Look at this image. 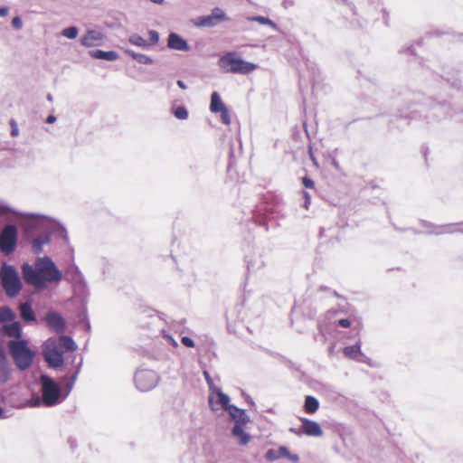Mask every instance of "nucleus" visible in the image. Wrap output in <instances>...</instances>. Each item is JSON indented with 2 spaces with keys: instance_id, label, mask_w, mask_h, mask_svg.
Returning <instances> with one entry per match:
<instances>
[{
  "instance_id": "nucleus-1",
  "label": "nucleus",
  "mask_w": 463,
  "mask_h": 463,
  "mask_svg": "<svg viewBox=\"0 0 463 463\" xmlns=\"http://www.w3.org/2000/svg\"><path fill=\"white\" fill-rule=\"evenodd\" d=\"M21 271L24 282L37 292L45 290L51 284H58L63 279L62 272L49 257H37L34 264L24 262Z\"/></svg>"
},
{
  "instance_id": "nucleus-2",
  "label": "nucleus",
  "mask_w": 463,
  "mask_h": 463,
  "mask_svg": "<svg viewBox=\"0 0 463 463\" xmlns=\"http://www.w3.org/2000/svg\"><path fill=\"white\" fill-rule=\"evenodd\" d=\"M16 214L25 218L22 223L24 237L31 243L32 252L39 255L43 252V246L51 242L50 218L38 213H17Z\"/></svg>"
},
{
  "instance_id": "nucleus-3",
  "label": "nucleus",
  "mask_w": 463,
  "mask_h": 463,
  "mask_svg": "<svg viewBox=\"0 0 463 463\" xmlns=\"http://www.w3.org/2000/svg\"><path fill=\"white\" fill-rule=\"evenodd\" d=\"M6 347L14 364L20 371H25L33 363L35 352L29 346L27 339H11Z\"/></svg>"
},
{
  "instance_id": "nucleus-4",
  "label": "nucleus",
  "mask_w": 463,
  "mask_h": 463,
  "mask_svg": "<svg viewBox=\"0 0 463 463\" xmlns=\"http://www.w3.org/2000/svg\"><path fill=\"white\" fill-rule=\"evenodd\" d=\"M41 395L43 404L52 407L64 401L60 384L46 373L40 375Z\"/></svg>"
},
{
  "instance_id": "nucleus-5",
  "label": "nucleus",
  "mask_w": 463,
  "mask_h": 463,
  "mask_svg": "<svg viewBox=\"0 0 463 463\" xmlns=\"http://www.w3.org/2000/svg\"><path fill=\"white\" fill-rule=\"evenodd\" d=\"M2 288L10 298H15L23 288V284L17 269L5 262L0 269Z\"/></svg>"
},
{
  "instance_id": "nucleus-6",
  "label": "nucleus",
  "mask_w": 463,
  "mask_h": 463,
  "mask_svg": "<svg viewBox=\"0 0 463 463\" xmlns=\"http://www.w3.org/2000/svg\"><path fill=\"white\" fill-rule=\"evenodd\" d=\"M219 66L224 72L244 75L252 72L258 67L255 63L244 61L233 52L222 56L219 60Z\"/></svg>"
},
{
  "instance_id": "nucleus-7",
  "label": "nucleus",
  "mask_w": 463,
  "mask_h": 463,
  "mask_svg": "<svg viewBox=\"0 0 463 463\" xmlns=\"http://www.w3.org/2000/svg\"><path fill=\"white\" fill-rule=\"evenodd\" d=\"M18 230L14 224H6L0 232V250L5 255L12 254L17 246Z\"/></svg>"
},
{
  "instance_id": "nucleus-8",
  "label": "nucleus",
  "mask_w": 463,
  "mask_h": 463,
  "mask_svg": "<svg viewBox=\"0 0 463 463\" xmlns=\"http://www.w3.org/2000/svg\"><path fill=\"white\" fill-rule=\"evenodd\" d=\"M43 356L48 366L52 369H58L64 364L62 350L58 348L56 340L49 339L44 344Z\"/></svg>"
},
{
  "instance_id": "nucleus-9",
  "label": "nucleus",
  "mask_w": 463,
  "mask_h": 463,
  "mask_svg": "<svg viewBox=\"0 0 463 463\" xmlns=\"http://www.w3.org/2000/svg\"><path fill=\"white\" fill-rule=\"evenodd\" d=\"M134 382L137 390L148 392L158 384L159 376L153 370L138 369L135 373Z\"/></svg>"
},
{
  "instance_id": "nucleus-10",
  "label": "nucleus",
  "mask_w": 463,
  "mask_h": 463,
  "mask_svg": "<svg viewBox=\"0 0 463 463\" xmlns=\"http://www.w3.org/2000/svg\"><path fill=\"white\" fill-rule=\"evenodd\" d=\"M245 262L249 272L255 273L266 265L264 249L259 246L250 248L245 254Z\"/></svg>"
},
{
  "instance_id": "nucleus-11",
  "label": "nucleus",
  "mask_w": 463,
  "mask_h": 463,
  "mask_svg": "<svg viewBox=\"0 0 463 463\" xmlns=\"http://www.w3.org/2000/svg\"><path fill=\"white\" fill-rule=\"evenodd\" d=\"M64 279L71 283L76 290L85 294L88 290L87 282L75 263H71L65 270Z\"/></svg>"
},
{
  "instance_id": "nucleus-12",
  "label": "nucleus",
  "mask_w": 463,
  "mask_h": 463,
  "mask_svg": "<svg viewBox=\"0 0 463 463\" xmlns=\"http://www.w3.org/2000/svg\"><path fill=\"white\" fill-rule=\"evenodd\" d=\"M228 20L229 17L227 16L225 12L219 7H215L212 10L211 14L199 16L195 20L194 24L199 27H213L221 22Z\"/></svg>"
},
{
  "instance_id": "nucleus-13",
  "label": "nucleus",
  "mask_w": 463,
  "mask_h": 463,
  "mask_svg": "<svg viewBox=\"0 0 463 463\" xmlns=\"http://www.w3.org/2000/svg\"><path fill=\"white\" fill-rule=\"evenodd\" d=\"M420 223L422 227L429 229L428 234L430 235H443L454 232H459L463 234V229H454L456 224L453 223L436 225L427 221H421Z\"/></svg>"
},
{
  "instance_id": "nucleus-14",
  "label": "nucleus",
  "mask_w": 463,
  "mask_h": 463,
  "mask_svg": "<svg viewBox=\"0 0 463 463\" xmlns=\"http://www.w3.org/2000/svg\"><path fill=\"white\" fill-rule=\"evenodd\" d=\"M0 333L13 339H24L21 323L16 320L0 326Z\"/></svg>"
},
{
  "instance_id": "nucleus-15",
  "label": "nucleus",
  "mask_w": 463,
  "mask_h": 463,
  "mask_svg": "<svg viewBox=\"0 0 463 463\" xmlns=\"http://www.w3.org/2000/svg\"><path fill=\"white\" fill-rule=\"evenodd\" d=\"M45 321L49 327L56 333H62L66 324L64 318L57 312L50 311L45 316Z\"/></svg>"
},
{
  "instance_id": "nucleus-16",
  "label": "nucleus",
  "mask_w": 463,
  "mask_h": 463,
  "mask_svg": "<svg viewBox=\"0 0 463 463\" xmlns=\"http://www.w3.org/2000/svg\"><path fill=\"white\" fill-rule=\"evenodd\" d=\"M167 47L175 51L189 52L191 47L187 41L176 33L171 32L167 38Z\"/></svg>"
},
{
  "instance_id": "nucleus-17",
  "label": "nucleus",
  "mask_w": 463,
  "mask_h": 463,
  "mask_svg": "<svg viewBox=\"0 0 463 463\" xmlns=\"http://www.w3.org/2000/svg\"><path fill=\"white\" fill-rule=\"evenodd\" d=\"M302 423V431L309 437H320L323 435V430L318 422L307 418H299Z\"/></svg>"
},
{
  "instance_id": "nucleus-18",
  "label": "nucleus",
  "mask_w": 463,
  "mask_h": 463,
  "mask_svg": "<svg viewBox=\"0 0 463 463\" xmlns=\"http://www.w3.org/2000/svg\"><path fill=\"white\" fill-rule=\"evenodd\" d=\"M228 413L232 420L234 421V425L244 426L250 421V418L246 413V411L235 405L232 407Z\"/></svg>"
},
{
  "instance_id": "nucleus-19",
  "label": "nucleus",
  "mask_w": 463,
  "mask_h": 463,
  "mask_svg": "<svg viewBox=\"0 0 463 463\" xmlns=\"http://www.w3.org/2000/svg\"><path fill=\"white\" fill-rule=\"evenodd\" d=\"M12 369L6 354L2 347H0V382L5 383L10 380Z\"/></svg>"
},
{
  "instance_id": "nucleus-20",
  "label": "nucleus",
  "mask_w": 463,
  "mask_h": 463,
  "mask_svg": "<svg viewBox=\"0 0 463 463\" xmlns=\"http://www.w3.org/2000/svg\"><path fill=\"white\" fill-rule=\"evenodd\" d=\"M343 354L345 357L357 361V362H364V358H366L362 351H361V343L357 342L353 345H347L343 349Z\"/></svg>"
},
{
  "instance_id": "nucleus-21",
  "label": "nucleus",
  "mask_w": 463,
  "mask_h": 463,
  "mask_svg": "<svg viewBox=\"0 0 463 463\" xmlns=\"http://www.w3.org/2000/svg\"><path fill=\"white\" fill-rule=\"evenodd\" d=\"M104 39L102 33L96 30H88L85 35L80 39L81 45L85 47H92L97 42H100Z\"/></svg>"
},
{
  "instance_id": "nucleus-22",
  "label": "nucleus",
  "mask_w": 463,
  "mask_h": 463,
  "mask_svg": "<svg viewBox=\"0 0 463 463\" xmlns=\"http://www.w3.org/2000/svg\"><path fill=\"white\" fill-rule=\"evenodd\" d=\"M19 312L21 318L26 322H35L36 321V315L32 307V302L31 300H26L24 303H21L19 306Z\"/></svg>"
},
{
  "instance_id": "nucleus-23",
  "label": "nucleus",
  "mask_w": 463,
  "mask_h": 463,
  "mask_svg": "<svg viewBox=\"0 0 463 463\" xmlns=\"http://www.w3.org/2000/svg\"><path fill=\"white\" fill-rule=\"evenodd\" d=\"M58 348L62 350V354L64 352H72L77 349V345L70 335H60L58 340L56 341Z\"/></svg>"
},
{
  "instance_id": "nucleus-24",
  "label": "nucleus",
  "mask_w": 463,
  "mask_h": 463,
  "mask_svg": "<svg viewBox=\"0 0 463 463\" xmlns=\"http://www.w3.org/2000/svg\"><path fill=\"white\" fill-rule=\"evenodd\" d=\"M90 56L97 60H104L109 61H116L118 54L115 51L92 50L89 52Z\"/></svg>"
},
{
  "instance_id": "nucleus-25",
  "label": "nucleus",
  "mask_w": 463,
  "mask_h": 463,
  "mask_svg": "<svg viewBox=\"0 0 463 463\" xmlns=\"http://www.w3.org/2000/svg\"><path fill=\"white\" fill-rule=\"evenodd\" d=\"M448 109H449V104L446 103V102H444V103H436V104L431 106L430 113L426 115L425 117L428 119L430 117H436V118H445L448 115H449Z\"/></svg>"
},
{
  "instance_id": "nucleus-26",
  "label": "nucleus",
  "mask_w": 463,
  "mask_h": 463,
  "mask_svg": "<svg viewBox=\"0 0 463 463\" xmlns=\"http://www.w3.org/2000/svg\"><path fill=\"white\" fill-rule=\"evenodd\" d=\"M232 435L238 439L240 445H246L250 440V435L243 430V426L234 425L232 429Z\"/></svg>"
},
{
  "instance_id": "nucleus-27",
  "label": "nucleus",
  "mask_w": 463,
  "mask_h": 463,
  "mask_svg": "<svg viewBox=\"0 0 463 463\" xmlns=\"http://www.w3.org/2000/svg\"><path fill=\"white\" fill-rule=\"evenodd\" d=\"M226 105L222 100L220 94L217 91H213L211 95L210 110L212 113H219L220 111L226 109Z\"/></svg>"
},
{
  "instance_id": "nucleus-28",
  "label": "nucleus",
  "mask_w": 463,
  "mask_h": 463,
  "mask_svg": "<svg viewBox=\"0 0 463 463\" xmlns=\"http://www.w3.org/2000/svg\"><path fill=\"white\" fill-rule=\"evenodd\" d=\"M217 395V402L222 406V408L229 411L232 407H233V404L230 403V397L226 393L222 392L221 388L214 387L213 392Z\"/></svg>"
},
{
  "instance_id": "nucleus-29",
  "label": "nucleus",
  "mask_w": 463,
  "mask_h": 463,
  "mask_svg": "<svg viewBox=\"0 0 463 463\" xmlns=\"http://www.w3.org/2000/svg\"><path fill=\"white\" fill-rule=\"evenodd\" d=\"M303 408L306 413L314 414L319 408V401L315 396L307 395Z\"/></svg>"
},
{
  "instance_id": "nucleus-30",
  "label": "nucleus",
  "mask_w": 463,
  "mask_h": 463,
  "mask_svg": "<svg viewBox=\"0 0 463 463\" xmlns=\"http://www.w3.org/2000/svg\"><path fill=\"white\" fill-rule=\"evenodd\" d=\"M16 319L15 312L8 306L0 307V326Z\"/></svg>"
},
{
  "instance_id": "nucleus-31",
  "label": "nucleus",
  "mask_w": 463,
  "mask_h": 463,
  "mask_svg": "<svg viewBox=\"0 0 463 463\" xmlns=\"http://www.w3.org/2000/svg\"><path fill=\"white\" fill-rule=\"evenodd\" d=\"M125 52L140 64L149 65L154 62L153 59L146 54L136 52L133 50H126Z\"/></svg>"
},
{
  "instance_id": "nucleus-32",
  "label": "nucleus",
  "mask_w": 463,
  "mask_h": 463,
  "mask_svg": "<svg viewBox=\"0 0 463 463\" xmlns=\"http://www.w3.org/2000/svg\"><path fill=\"white\" fill-rule=\"evenodd\" d=\"M128 42L131 44L143 49H147L150 46L149 43L137 33L131 34L128 38Z\"/></svg>"
},
{
  "instance_id": "nucleus-33",
  "label": "nucleus",
  "mask_w": 463,
  "mask_h": 463,
  "mask_svg": "<svg viewBox=\"0 0 463 463\" xmlns=\"http://www.w3.org/2000/svg\"><path fill=\"white\" fill-rule=\"evenodd\" d=\"M424 111H425V109L423 107H420V109H413L408 114L401 113L398 116V118L401 119L404 118V119H408V120H412V119H416L420 116V114H421Z\"/></svg>"
},
{
  "instance_id": "nucleus-34",
  "label": "nucleus",
  "mask_w": 463,
  "mask_h": 463,
  "mask_svg": "<svg viewBox=\"0 0 463 463\" xmlns=\"http://www.w3.org/2000/svg\"><path fill=\"white\" fill-rule=\"evenodd\" d=\"M175 117L178 119L184 120L188 118V110L184 106H178L173 111Z\"/></svg>"
},
{
  "instance_id": "nucleus-35",
  "label": "nucleus",
  "mask_w": 463,
  "mask_h": 463,
  "mask_svg": "<svg viewBox=\"0 0 463 463\" xmlns=\"http://www.w3.org/2000/svg\"><path fill=\"white\" fill-rule=\"evenodd\" d=\"M79 30L76 26H69L61 31V35L68 39H75L78 35Z\"/></svg>"
},
{
  "instance_id": "nucleus-36",
  "label": "nucleus",
  "mask_w": 463,
  "mask_h": 463,
  "mask_svg": "<svg viewBox=\"0 0 463 463\" xmlns=\"http://www.w3.org/2000/svg\"><path fill=\"white\" fill-rule=\"evenodd\" d=\"M250 19L252 21L258 22L260 24H268L273 28H276V26H277L276 24L272 20H270L269 18L265 17V16L258 15V16H253Z\"/></svg>"
},
{
  "instance_id": "nucleus-37",
  "label": "nucleus",
  "mask_w": 463,
  "mask_h": 463,
  "mask_svg": "<svg viewBox=\"0 0 463 463\" xmlns=\"http://www.w3.org/2000/svg\"><path fill=\"white\" fill-rule=\"evenodd\" d=\"M254 222L260 225L265 228V231H268V222H267V217L260 214V213H254L253 214Z\"/></svg>"
},
{
  "instance_id": "nucleus-38",
  "label": "nucleus",
  "mask_w": 463,
  "mask_h": 463,
  "mask_svg": "<svg viewBox=\"0 0 463 463\" xmlns=\"http://www.w3.org/2000/svg\"><path fill=\"white\" fill-rule=\"evenodd\" d=\"M55 232H57V234L65 241V242H69V236H68V232H67V230L66 228L60 224V223H57V227H56V230Z\"/></svg>"
},
{
  "instance_id": "nucleus-39",
  "label": "nucleus",
  "mask_w": 463,
  "mask_h": 463,
  "mask_svg": "<svg viewBox=\"0 0 463 463\" xmlns=\"http://www.w3.org/2000/svg\"><path fill=\"white\" fill-rule=\"evenodd\" d=\"M265 458L268 461H275L280 458V455H279V451L274 449H269L265 453Z\"/></svg>"
},
{
  "instance_id": "nucleus-40",
  "label": "nucleus",
  "mask_w": 463,
  "mask_h": 463,
  "mask_svg": "<svg viewBox=\"0 0 463 463\" xmlns=\"http://www.w3.org/2000/svg\"><path fill=\"white\" fill-rule=\"evenodd\" d=\"M317 328H318V334L317 335H315V340L319 339L323 343H325L326 340V337L324 327L319 320L317 321Z\"/></svg>"
},
{
  "instance_id": "nucleus-41",
  "label": "nucleus",
  "mask_w": 463,
  "mask_h": 463,
  "mask_svg": "<svg viewBox=\"0 0 463 463\" xmlns=\"http://www.w3.org/2000/svg\"><path fill=\"white\" fill-rule=\"evenodd\" d=\"M221 113V120L225 125L231 124V117L228 109H224L223 110L220 111Z\"/></svg>"
},
{
  "instance_id": "nucleus-42",
  "label": "nucleus",
  "mask_w": 463,
  "mask_h": 463,
  "mask_svg": "<svg viewBox=\"0 0 463 463\" xmlns=\"http://www.w3.org/2000/svg\"><path fill=\"white\" fill-rule=\"evenodd\" d=\"M148 34L150 41L149 44H156L159 41V33L155 30H149Z\"/></svg>"
},
{
  "instance_id": "nucleus-43",
  "label": "nucleus",
  "mask_w": 463,
  "mask_h": 463,
  "mask_svg": "<svg viewBox=\"0 0 463 463\" xmlns=\"http://www.w3.org/2000/svg\"><path fill=\"white\" fill-rule=\"evenodd\" d=\"M181 343L184 346L190 347V348L194 347V345H195L194 341L190 336H187V335L182 336Z\"/></svg>"
},
{
  "instance_id": "nucleus-44",
  "label": "nucleus",
  "mask_w": 463,
  "mask_h": 463,
  "mask_svg": "<svg viewBox=\"0 0 463 463\" xmlns=\"http://www.w3.org/2000/svg\"><path fill=\"white\" fill-rule=\"evenodd\" d=\"M203 376H204V379H205V381H206V383H207V384H208V386H209L210 390L213 392V389H214V387H216V386L214 385V383H213V380L212 379V377H211V375H210L209 372H207V371H203Z\"/></svg>"
},
{
  "instance_id": "nucleus-45",
  "label": "nucleus",
  "mask_w": 463,
  "mask_h": 463,
  "mask_svg": "<svg viewBox=\"0 0 463 463\" xmlns=\"http://www.w3.org/2000/svg\"><path fill=\"white\" fill-rule=\"evenodd\" d=\"M12 26L16 30H20L23 27L22 19L19 16H14L12 19Z\"/></svg>"
},
{
  "instance_id": "nucleus-46",
  "label": "nucleus",
  "mask_w": 463,
  "mask_h": 463,
  "mask_svg": "<svg viewBox=\"0 0 463 463\" xmlns=\"http://www.w3.org/2000/svg\"><path fill=\"white\" fill-rule=\"evenodd\" d=\"M278 451L279 455H280V458H288L289 457L290 451L286 446H279Z\"/></svg>"
},
{
  "instance_id": "nucleus-47",
  "label": "nucleus",
  "mask_w": 463,
  "mask_h": 463,
  "mask_svg": "<svg viewBox=\"0 0 463 463\" xmlns=\"http://www.w3.org/2000/svg\"><path fill=\"white\" fill-rule=\"evenodd\" d=\"M302 184L306 188H313L315 185L314 181L307 176L302 178Z\"/></svg>"
},
{
  "instance_id": "nucleus-48",
  "label": "nucleus",
  "mask_w": 463,
  "mask_h": 463,
  "mask_svg": "<svg viewBox=\"0 0 463 463\" xmlns=\"http://www.w3.org/2000/svg\"><path fill=\"white\" fill-rule=\"evenodd\" d=\"M74 386V383L72 382H68L65 385V391L62 392V396H64V400L67 398V396L70 394V392H71L72 388Z\"/></svg>"
},
{
  "instance_id": "nucleus-49",
  "label": "nucleus",
  "mask_w": 463,
  "mask_h": 463,
  "mask_svg": "<svg viewBox=\"0 0 463 463\" xmlns=\"http://www.w3.org/2000/svg\"><path fill=\"white\" fill-rule=\"evenodd\" d=\"M337 325L342 327L347 328L351 326V321L347 318H341L337 320Z\"/></svg>"
},
{
  "instance_id": "nucleus-50",
  "label": "nucleus",
  "mask_w": 463,
  "mask_h": 463,
  "mask_svg": "<svg viewBox=\"0 0 463 463\" xmlns=\"http://www.w3.org/2000/svg\"><path fill=\"white\" fill-rule=\"evenodd\" d=\"M303 195H304V198H305V202H304V207L306 209H308L309 207V204H310V195L306 191H303Z\"/></svg>"
},
{
  "instance_id": "nucleus-51",
  "label": "nucleus",
  "mask_w": 463,
  "mask_h": 463,
  "mask_svg": "<svg viewBox=\"0 0 463 463\" xmlns=\"http://www.w3.org/2000/svg\"><path fill=\"white\" fill-rule=\"evenodd\" d=\"M289 431L297 436H301L302 434H304L302 431V426L298 429L291 427V428H289Z\"/></svg>"
},
{
  "instance_id": "nucleus-52",
  "label": "nucleus",
  "mask_w": 463,
  "mask_h": 463,
  "mask_svg": "<svg viewBox=\"0 0 463 463\" xmlns=\"http://www.w3.org/2000/svg\"><path fill=\"white\" fill-rule=\"evenodd\" d=\"M42 403H43L42 397L40 398L37 396L36 398L32 400L31 406L37 407V406H40Z\"/></svg>"
},
{
  "instance_id": "nucleus-53",
  "label": "nucleus",
  "mask_w": 463,
  "mask_h": 463,
  "mask_svg": "<svg viewBox=\"0 0 463 463\" xmlns=\"http://www.w3.org/2000/svg\"><path fill=\"white\" fill-rule=\"evenodd\" d=\"M9 8L7 6L0 7V16L5 17L8 14Z\"/></svg>"
},
{
  "instance_id": "nucleus-54",
  "label": "nucleus",
  "mask_w": 463,
  "mask_h": 463,
  "mask_svg": "<svg viewBox=\"0 0 463 463\" xmlns=\"http://www.w3.org/2000/svg\"><path fill=\"white\" fill-rule=\"evenodd\" d=\"M56 120H57V118H56L53 114H50V115L46 118V122H47L48 124H52V123H54Z\"/></svg>"
},
{
  "instance_id": "nucleus-55",
  "label": "nucleus",
  "mask_w": 463,
  "mask_h": 463,
  "mask_svg": "<svg viewBox=\"0 0 463 463\" xmlns=\"http://www.w3.org/2000/svg\"><path fill=\"white\" fill-rule=\"evenodd\" d=\"M288 458L294 463H298L299 461V457L297 454L290 453Z\"/></svg>"
},
{
  "instance_id": "nucleus-56",
  "label": "nucleus",
  "mask_w": 463,
  "mask_h": 463,
  "mask_svg": "<svg viewBox=\"0 0 463 463\" xmlns=\"http://www.w3.org/2000/svg\"><path fill=\"white\" fill-rule=\"evenodd\" d=\"M403 52L410 54V55H415L414 48L413 46H409L405 50L402 51Z\"/></svg>"
},
{
  "instance_id": "nucleus-57",
  "label": "nucleus",
  "mask_w": 463,
  "mask_h": 463,
  "mask_svg": "<svg viewBox=\"0 0 463 463\" xmlns=\"http://www.w3.org/2000/svg\"><path fill=\"white\" fill-rule=\"evenodd\" d=\"M176 84H177V86H178L180 89H182V90H186V89H187L186 84H185L182 80H178L176 81Z\"/></svg>"
},
{
  "instance_id": "nucleus-58",
  "label": "nucleus",
  "mask_w": 463,
  "mask_h": 463,
  "mask_svg": "<svg viewBox=\"0 0 463 463\" xmlns=\"http://www.w3.org/2000/svg\"><path fill=\"white\" fill-rule=\"evenodd\" d=\"M82 358L80 359V362L77 364L76 365V370H75V373H80V370H81V366H82Z\"/></svg>"
},
{
  "instance_id": "nucleus-59",
  "label": "nucleus",
  "mask_w": 463,
  "mask_h": 463,
  "mask_svg": "<svg viewBox=\"0 0 463 463\" xmlns=\"http://www.w3.org/2000/svg\"><path fill=\"white\" fill-rule=\"evenodd\" d=\"M78 375H79V373L74 372V373L71 375V377H70V382H72V383H75V382H76V380H77V378H78Z\"/></svg>"
},
{
  "instance_id": "nucleus-60",
  "label": "nucleus",
  "mask_w": 463,
  "mask_h": 463,
  "mask_svg": "<svg viewBox=\"0 0 463 463\" xmlns=\"http://www.w3.org/2000/svg\"><path fill=\"white\" fill-rule=\"evenodd\" d=\"M246 401L248 402V403L250 405V406H255V402L252 400V398L250 396H248L246 398Z\"/></svg>"
},
{
  "instance_id": "nucleus-61",
  "label": "nucleus",
  "mask_w": 463,
  "mask_h": 463,
  "mask_svg": "<svg viewBox=\"0 0 463 463\" xmlns=\"http://www.w3.org/2000/svg\"><path fill=\"white\" fill-rule=\"evenodd\" d=\"M450 84L452 85V87H454L456 89H459L460 84H459V82H458L457 80H453Z\"/></svg>"
},
{
  "instance_id": "nucleus-62",
  "label": "nucleus",
  "mask_w": 463,
  "mask_h": 463,
  "mask_svg": "<svg viewBox=\"0 0 463 463\" xmlns=\"http://www.w3.org/2000/svg\"><path fill=\"white\" fill-rule=\"evenodd\" d=\"M0 209L3 212H11V209L8 206H6V205L0 206Z\"/></svg>"
},
{
  "instance_id": "nucleus-63",
  "label": "nucleus",
  "mask_w": 463,
  "mask_h": 463,
  "mask_svg": "<svg viewBox=\"0 0 463 463\" xmlns=\"http://www.w3.org/2000/svg\"><path fill=\"white\" fill-rule=\"evenodd\" d=\"M46 99H47V100L49 102H52L53 101V96L51 93L47 94Z\"/></svg>"
},
{
  "instance_id": "nucleus-64",
  "label": "nucleus",
  "mask_w": 463,
  "mask_h": 463,
  "mask_svg": "<svg viewBox=\"0 0 463 463\" xmlns=\"http://www.w3.org/2000/svg\"><path fill=\"white\" fill-rule=\"evenodd\" d=\"M68 442L71 444V447L73 448L75 446V440L70 438L68 439Z\"/></svg>"
}]
</instances>
